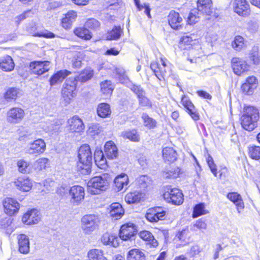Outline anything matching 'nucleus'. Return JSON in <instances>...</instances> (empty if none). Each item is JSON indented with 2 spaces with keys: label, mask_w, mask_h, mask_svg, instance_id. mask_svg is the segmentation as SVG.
Returning a JSON list of instances; mask_svg holds the SVG:
<instances>
[{
  "label": "nucleus",
  "mask_w": 260,
  "mask_h": 260,
  "mask_svg": "<svg viewBox=\"0 0 260 260\" xmlns=\"http://www.w3.org/2000/svg\"><path fill=\"white\" fill-rule=\"evenodd\" d=\"M79 163L78 170L83 175H88L91 172L92 155L90 146L87 144L82 145L78 151Z\"/></svg>",
  "instance_id": "f257e3e1"
},
{
  "label": "nucleus",
  "mask_w": 260,
  "mask_h": 260,
  "mask_svg": "<svg viewBox=\"0 0 260 260\" xmlns=\"http://www.w3.org/2000/svg\"><path fill=\"white\" fill-rule=\"evenodd\" d=\"M111 180L110 175L107 173L95 176L88 181L87 190L92 194H100L101 191H105L109 188Z\"/></svg>",
  "instance_id": "f03ea898"
},
{
  "label": "nucleus",
  "mask_w": 260,
  "mask_h": 260,
  "mask_svg": "<svg viewBox=\"0 0 260 260\" xmlns=\"http://www.w3.org/2000/svg\"><path fill=\"white\" fill-rule=\"evenodd\" d=\"M258 110L252 106L247 107L245 113L241 117V125L244 129L252 131L256 126V123L259 119Z\"/></svg>",
  "instance_id": "7ed1b4c3"
},
{
  "label": "nucleus",
  "mask_w": 260,
  "mask_h": 260,
  "mask_svg": "<svg viewBox=\"0 0 260 260\" xmlns=\"http://www.w3.org/2000/svg\"><path fill=\"white\" fill-rule=\"evenodd\" d=\"M76 79L69 78L63 85L61 90V101L62 105L67 106L69 105L73 98L75 96L74 92L76 88Z\"/></svg>",
  "instance_id": "20e7f679"
},
{
  "label": "nucleus",
  "mask_w": 260,
  "mask_h": 260,
  "mask_svg": "<svg viewBox=\"0 0 260 260\" xmlns=\"http://www.w3.org/2000/svg\"><path fill=\"white\" fill-rule=\"evenodd\" d=\"M100 222L98 216L94 214L84 215L81 219V228L86 234H91L97 230Z\"/></svg>",
  "instance_id": "39448f33"
},
{
  "label": "nucleus",
  "mask_w": 260,
  "mask_h": 260,
  "mask_svg": "<svg viewBox=\"0 0 260 260\" xmlns=\"http://www.w3.org/2000/svg\"><path fill=\"white\" fill-rule=\"evenodd\" d=\"M198 13L201 16H210V18H217L218 15L214 13L211 0H198L197 2Z\"/></svg>",
  "instance_id": "423d86ee"
},
{
  "label": "nucleus",
  "mask_w": 260,
  "mask_h": 260,
  "mask_svg": "<svg viewBox=\"0 0 260 260\" xmlns=\"http://www.w3.org/2000/svg\"><path fill=\"white\" fill-rule=\"evenodd\" d=\"M167 60L165 58H160V63L154 61L151 63L150 68L159 80L164 78L170 72V68L167 63Z\"/></svg>",
  "instance_id": "0eeeda50"
},
{
  "label": "nucleus",
  "mask_w": 260,
  "mask_h": 260,
  "mask_svg": "<svg viewBox=\"0 0 260 260\" xmlns=\"http://www.w3.org/2000/svg\"><path fill=\"white\" fill-rule=\"evenodd\" d=\"M164 198L167 202L175 205L182 204L184 200L183 193L177 188H173L169 191H166L164 193Z\"/></svg>",
  "instance_id": "6e6552de"
},
{
  "label": "nucleus",
  "mask_w": 260,
  "mask_h": 260,
  "mask_svg": "<svg viewBox=\"0 0 260 260\" xmlns=\"http://www.w3.org/2000/svg\"><path fill=\"white\" fill-rule=\"evenodd\" d=\"M25 116L24 111L18 107L10 109L7 113V120L10 124H15L20 123Z\"/></svg>",
  "instance_id": "1a4fd4ad"
},
{
  "label": "nucleus",
  "mask_w": 260,
  "mask_h": 260,
  "mask_svg": "<svg viewBox=\"0 0 260 260\" xmlns=\"http://www.w3.org/2000/svg\"><path fill=\"white\" fill-rule=\"evenodd\" d=\"M231 64L233 72L237 75L241 76L249 70V66L246 61L240 58H233Z\"/></svg>",
  "instance_id": "9d476101"
},
{
  "label": "nucleus",
  "mask_w": 260,
  "mask_h": 260,
  "mask_svg": "<svg viewBox=\"0 0 260 260\" xmlns=\"http://www.w3.org/2000/svg\"><path fill=\"white\" fill-rule=\"evenodd\" d=\"M69 194L71 197L72 203L74 205H78L84 199V189L80 185H74L71 187Z\"/></svg>",
  "instance_id": "9b49d317"
},
{
  "label": "nucleus",
  "mask_w": 260,
  "mask_h": 260,
  "mask_svg": "<svg viewBox=\"0 0 260 260\" xmlns=\"http://www.w3.org/2000/svg\"><path fill=\"white\" fill-rule=\"evenodd\" d=\"M166 212L160 207H156L148 210L146 218L150 222H156L159 220H162L166 215Z\"/></svg>",
  "instance_id": "f8f14e48"
},
{
  "label": "nucleus",
  "mask_w": 260,
  "mask_h": 260,
  "mask_svg": "<svg viewBox=\"0 0 260 260\" xmlns=\"http://www.w3.org/2000/svg\"><path fill=\"white\" fill-rule=\"evenodd\" d=\"M46 150V143L42 139H38L30 143L26 149L29 154H41Z\"/></svg>",
  "instance_id": "ddd939ff"
},
{
  "label": "nucleus",
  "mask_w": 260,
  "mask_h": 260,
  "mask_svg": "<svg viewBox=\"0 0 260 260\" xmlns=\"http://www.w3.org/2000/svg\"><path fill=\"white\" fill-rule=\"evenodd\" d=\"M29 68L32 74L41 75L49 70L50 62L48 61H34L30 63Z\"/></svg>",
  "instance_id": "4468645a"
},
{
  "label": "nucleus",
  "mask_w": 260,
  "mask_h": 260,
  "mask_svg": "<svg viewBox=\"0 0 260 260\" xmlns=\"http://www.w3.org/2000/svg\"><path fill=\"white\" fill-rule=\"evenodd\" d=\"M137 233L135 226L133 223H127L122 225L120 229L119 238L126 241L130 239Z\"/></svg>",
  "instance_id": "2eb2a0df"
},
{
  "label": "nucleus",
  "mask_w": 260,
  "mask_h": 260,
  "mask_svg": "<svg viewBox=\"0 0 260 260\" xmlns=\"http://www.w3.org/2000/svg\"><path fill=\"white\" fill-rule=\"evenodd\" d=\"M5 212L10 215H14L17 213L20 208V204L15 200L7 198L3 202Z\"/></svg>",
  "instance_id": "dca6fc26"
},
{
  "label": "nucleus",
  "mask_w": 260,
  "mask_h": 260,
  "mask_svg": "<svg viewBox=\"0 0 260 260\" xmlns=\"http://www.w3.org/2000/svg\"><path fill=\"white\" fill-rule=\"evenodd\" d=\"M40 219L39 212L37 209H33L23 215L22 221L25 224L32 225L38 223Z\"/></svg>",
  "instance_id": "f3484780"
},
{
  "label": "nucleus",
  "mask_w": 260,
  "mask_h": 260,
  "mask_svg": "<svg viewBox=\"0 0 260 260\" xmlns=\"http://www.w3.org/2000/svg\"><path fill=\"white\" fill-rule=\"evenodd\" d=\"M13 183L17 189L22 191H28L32 186V181L25 176L18 177L15 179Z\"/></svg>",
  "instance_id": "a211bd4d"
},
{
  "label": "nucleus",
  "mask_w": 260,
  "mask_h": 260,
  "mask_svg": "<svg viewBox=\"0 0 260 260\" xmlns=\"http://www.w3.org/2000/svg\"><path fill=\"white\" fill-rule=\"evenodd\" d=\"M68 123L69 124V130L71 133H79L85 127L82 120L76 115L70 118L68 121Z\"/></svg>",
  "instance_id": "6ab92c4d"
},
{
  "label": "nucleus",
  "mask_w": 260,
  "mask_h": 260,
  "mask_svg": "<svg viewBox=\"0 0 260 260\" xmlns=\"http://www.w3.org/2000/svg\"><path fill=\"white\" fill-rule=\"evenodd\" d=\"M257 80L253 76H249L247 78L245 82L241 86V90L243 92L248 94L253 93L254 90L256 88Z\"/></svg>",
  "instance_id": "aec40b11"
},
{
  "label": "nucleus",
  "mask_w": 260,
  "mask_h": 260,
  "mask_svg": "<svg viewBox=\"0 0 260 260\" xmlns=\"http://www.w3.org/2000/svg\"><path fill=\"white\" fill-rule=\"evenodd\" d=\"M102 243L105 245L117 247L119 245V238L116 235L109 233L104 234L101 237Z\"/></svg>",
  "instance_id": "412c9836"
},
{
  "label": "nucleus",
  "mask_w": 260,
  "mask_h": 260,
  "mask_svg": "<svg viewBox=\"0 0 260 260\" xmlns=\"http://www.w3.org/2000/svg\"><path fill=\"white\" fill-rule=\"evenodd\" d=\"M181 103L183 106L186 109L187 112L189 114L191 117L194 121L198 120L200 116L195 107L188 98L186 96L182 97Z\"/></svg>",
  "instance_id": "4be33fe9"
},
{
  "label": "nucleus",
  "mask_w": 260,
  "mask_h": 260,
  "mask_svg": "<svg viewBox=\"0 0 260 260\" xmlns=\"http://www.w3.org/2000/svg\"><path fill=\"white\" fill-rule=\"evenodd\" d=\"M168 20L170 25L174 29H179L181 28L182 18L178 12L171 11L168 16Z\"/></svg>",
  "instance_id": "5701e85b"
},
{
  "label": "nucleus",
  "mask_w": 260,
  "mask_h": 260,
  "mask_svg": "<svg viewBox=\"0 0 260 260\" xmlns=\"http://www.w3.org/2000/svg\"><path fill=\"white\" fill-rule=\"evenodd\" d=\"M249 5L246 0H235L234 11L239 15L246 16L249 14Z\"/></svg>",
  "instance_id": "b1692460"
},
{
  "label": "nucleus",
  "mask_w": 260,
  "mask_h": 260,
  "mask_svg": "<svg viewBox=\"0 0 260 260\" xmlns=\"http://www.w3.org/2000/svg\"><path fill=\"white\" fill-rule=\"evenodd\" d=\"M104 152L107 157L110 159L116 158L118 154L116 146L111 141L106 143L104 146Z\"/></svg>",
  "instance_id": "393cba45"
},
{
  "label": "nucleus",
  "mask_w": 260,
  "mask_h": 260,
  "mask_svg": "<svg viewBox=\"0 0 260 260\" xmlns=\"http://www.w3.org/2000/svg\"><path fill=\"white\" fill-rule=\"evenodd\" d=\"M70 72L67 70H60L53 74L49 79L50 85L51 86L61 83L69 75Z\"/></svg>",
  "instance_id": "a878e982"
},
{
  "label": "nucleus",
  "mask_w": 260,
  "mask_h": 260,
  "mask_svg": "<svg viewBox=\"0 0 260 260\" xmlns=\"http://www.w3.org/2000/svg\"><path fill=\"white\" fill-rule=\"evenodd\" d=\"M15 64L12 58L8 55L0 58V69L4 72H11L14 69Z\"/></svg>",
  "instance_id": "bb28decb"
},
{
  "label": "nucleus",
  "mask_w": 260,
  "mask_h": 260,
  "mask_svg": "<svg viewBox=\"0 0 260 260\" xmlns=\"http://www.w3.org/2000/svg\"><path fill=\"white\" fill-rule=\"evenodd\" d=\"M19 251L23 254H27L29 251V241L28 238L24 234L18 236Z\"/></svg>",
  "instance_id": "cd10ccee"
},
{
  "label": "nucleus",
  "mask_w": 260,
  "mask_h": 260,
  "mask_svg": "<svg viewBox=\"0 0 260 260\" xmlns=\"http://www.w3.org/2000/svg\"><path fill=\"white\" fill-rule=\"evenodd\" d=\"M124 213V209L120 204L113 203L110 206V215L115 219H120L123 216Z\"/></svg>",
  "instance_id": "c85d7f7f"
},
{
  "label": "nucleus",
  "mask_w": 260,
  "mask_h": 260,
  "mask_svg": "<svg viewBox=\"0 0 260 260\" xmlns=\"http://www.w3.org/2000/svg\"><path fill=\"white\" fill-rule=\"evenodd\" d=\"M200 36L197 34H191L188 36H183L180 42V46L183 48L185 45H193L199 43V39Z\"/></svg>",
  "instance_id": "c756f323"
},
{
  "label": "nucleus",
  "mask_w": 260,
  "mask_h": 260,
  "mask_svg": "<svg viewBox=\"0 0 260 260\" xmlns=\"http://www.w3.org/2000/svg\"><path fill=\"white\" fill-rule=\"evenodd\" d=\"M114 182L118 191L126 189L128 183V176L125 174H121L115 178Z\"/></svg>",
  "instance_id": "7c9ffc66"
},
{
  "label": "nucleus",
  "mask_w": 260,
  "mask_h": 260,
  "mask_svg": "<svg viewBox=\"0 0 260 260\" xmlns=\"http://www.w3.org/2000/svg\"><path fill=\"white\" fill-rule=\"evenodd\" d=\"M227 198L235 204L239 213L243 209L244 207V203L239 194L237 192L229 193L227 195Z\"/></svg>",
  "instance_id": "2f4dec72"
},
{
  "label": "nucleus",
  "mask_w": 260,
  "mask_h": 260,
  "mask_svg": "<svg viewBox=\"0 0 260 260\" xmlns=\"http://www.w3.org/2000/svg\"><path fill=\"white\" fill-rule=\"evenodd\" d=\"M22 95L21 91L17 88H10L5 92L4 97L7 102L15 101Z\"/></svg>",
  "instance_id": "473e14b6"
},
{
  "label": "nucleus",
  "mask_w": 260,
  "mask_h": 260,
  "mask_svg": "<svg viewBox=\"0 0 260 260\" xmlns=\"http://www.w3.org/2000/svg\"><path fill=\"white\" fill-rule=\"evenodd\" d=\"M123 34V29L120 26H115L112 30L107 32L106 38L108 40H117L120 39Z\"/></svg>",
  "instance_id": "72a5a7b5"
},
{
  "label": "nucleus",
  "mask_w": 260,
  "mask_h": 260,
  "mask_svg": "<svg viewBox=\"0 0 260 260\" xmlns=\"http://www.w3.org/2000/svg\"><path fill=\"white\" fill-rule=\"evenodd\" d=\"M77 17V13L74 11L68 12L62 19V25L65 29L71 28L72 23Z\"/></svg>",
  "instance_id": "f704fd0d"
},
{
  "label": "nucleus",
  "mask_w": 260,
  "mask_h": 260,
  "mask_svg": "<svg viewBox=\"0 0 260 260\" xmlns=\"http://www.w3.org/2000/svg\"><path fill=\"white\" fill-rule=\"evenodd\" d=\"M93 75V71L90 68H87L83 70L80 74L73 79H76V83L77 81L81 82H85L91 79Z\"/></svg>",
  "instance_id": "c9c22d12"
},
{
  "label": "nucleus",
  "mask_w": 260,
  "mask_h": 260,
  "mask_svg": "<svg viewBox=\"0 0 260 260\" xmlns=\"http://www.w3.org/2000/svg\"><path fill=\"white\" fill-rule=\"evenodd\" d=\"M162 157L165 161L173 162L177 158L176 151L172 147H165L162 151Z\"/></svg>",
  "instance_id": "e433bc0d"
},
{
  "label": "nucleus",
  "mask_w": 260,
  "mask_h": 260,
  "mask_svg": "<svg viewBox=\"0 0 260 260\" xmlns=\"http://www.w3.org/2000/svg\"><path fill=\"white\" fill-rule=\"evenodd\" d=\"M145 258L143 252L137 248L130 250L126 256L127 260H145Z\"/></svg>",
  "instance_id": "4c0bfd02"
},
{
  "label": "nucleus",
  "mask_w": 260,
  "mask_h": 260,
  "mask_svg": "<svg viewBox=\"0 0 260 260\" xmlns=\"http://www.w3.org/2000/svg\"><path fill=\"white\" fill-rule=\"evenodd\" d=\"M143 197V196L140 192L135 191L127 193L125 197V201L129 204H135L140 202Z\"/></svg>",
  "instance_id": "58836bf2"
},
{
  "label": "nucleus",
  "mask_w": 260,
  "mask_h": 260,
  "mask_svg": "<svg viewBox=\"0 0 260 260\" xmlns=\"http://www.w3.org/2000/svg\"><path fill=\"white\" fill-rule=\"evenodd\" d=\"M96 111L98 115L102 118L109 117L111 113L110 105L107 103L99 104Z\"/></svg>",
  "instance_id": "ea45409f"
},
{
  "label": "nucleus",
  "mask_w": 260,
  "mask_h": 260,
  "mask_svg": "<svg viewBox=\"0 0 260 260\" xmlns=\"http://www.w3.org/2000/svg\"><path fill=\"white\" fill-rule=\"evenodd\" d=\"M101 91L102 93L107 96H110L113 92L114 86L112 84L111 81L105 80L102 82L100 84Z\"/></svg>",
  "instance_id": "a19ab883"
},
{
  "label": "nucleus",
  "mask_w": 260,
  "mask_h": 260,
  "mask_svg": "<svg viewBox=\"0 0 260 260\" xmlns=\"http://www.w3.org/2000/svg\"><path fill=\"white\" fill-rule=\"evenodd\" d=\"M89 260H107L104 256L103 251L98 249H93L88 252Z\"/></svg>",
  "instance_id": "79ce46f5"
},
{
  "label": "nucleus",
  "mask_w": 260,
  "mask_h": 260,
  "mask_svg": "<svg viewBox=\"0 0 260 260\" xmlns=\"http://www.w3.org/2000/svg\"><path fill=\"white\" fill-rule=\"evenodd\" d=\"M17 166L18 171L22 174H29L31 172V167L29 162L23 159L17 161Z\"/></svg>",
  "instance_id": "37998d69"
},
{
  "label": "nucleus",
  "mask_w": 260,
  "mask_h": 260,
  "mask_svg": "<svg viewBox=\"0 0 260 260\" xmlns=\"http://www.w3.org/2000/svg\"><path fill=\"white\" fill-rule=\"evenodd\" d=\"M115 72L117 76L116 77L121 83L125 84L127 87H128L129 83H132L129 80L127 76L125 74V72L123 69L117 68L115 69Z\"/></svg>",
  "instance_id": "c03bdc74"
},
{
  "label": "nucleus",
  "mask_w": 260,
  "mask_h": 260,
  "mask_svg": "<svg viewBox=\"0 0 260 260\" xmlns=\"http://www.w3.org/2000/svg\"><path fill=\"white\" fill-rule=\"evenodd\" d=\"M232 47L236 51H240L246 46L244 39L241 36H237L232 42Z\"/></svg>",
  "instance_id": "a18cd8bd"
},
{
  "label": "nucleus",
  "mask_w": 260,
  "mask_h": 260,
  "mask_svg": "<svg viewBox=\"0 0 260 260\" xmlns=\"http://www.w3.org/2000/svg\"><path fill=\"white\" fill-rule=\"evenodd\" d=\"M140 237L144 240L148 241L153 247H156L158 245L157 241L149 231H144L141 232Z\"/></svg>",
  "instance_id": "49530a36"
},
{
  "label": "nucleus",
  "mask_w": 260,
  "mask_h": 260,
  "mask_svg": "<svg viewBox=\"0 0 260 260\" xmlns=\"http://www.w3.org/2000/svg\"><path fill=\"white\" fill-rule=\"evenodd\" d=\"M49 160L45 157H42L36 160L32 165V167L37 172L41 171L45 169L46 165L48 164Z\"/></svg>",
  "instance_id": "de8ad7c7"
},
{
  "label": "nucleus",
  "mask_w": 260,
  "mask_h": 260,
  "mask_svg": "<svg viewBox=\"0 0 260 260\" xmlns=\"http://www.w3.org/2000/svg\"><path fill=\"white\" fill-rule=\"evenodd\" d=\"M75 34L78 37L85 40H89L91 38V32L85 27H79L74 30Z\"/></svg>",
  "instance_id": "09e8293b"
},
{
  "label": "nucleus",
  "mask_w": 260,
  "mask_h": 260,
  "mask_svg": "<svg viewBox=\"0 0 260 260\" xmlns=\"http://www.w3.org/2000/svg\"><path fill=\"white\" fill-rule=\"evenodd\" d=\"M208 213V211L205 209V204L204 203H200L194 207L192 217L193 218H197Z\"/></svg>",
  "instance_id": "8fccbe9b"
},
{
  "label": "nucleus",
  "mask_w": 260,
  "mask_h": 260,
  "mask_svg": "<svg viewBox=\"0 0 260 260\" xmlns=\"http://www.w3.org/2000/svg\"><path fill=\"white\" fill-rule=\"evenodd\" d=\"M142 118L143 119L144 125L148 128H153L156 126V121L149 117L146 113H143Z\"/></svg>",
  "instance_id": "3c124183"
},
{
  "label": "nucleus",
  "mask_w": 260,
  "mask_h": 260,
  "mask_svg": "<svg viewBox=\"0 0 260 260\" xmlns=\"http://www.w3.org/2000/svg\"><path fill=\"white\" fill-rule=\"evenodd\" d=\"M249 155L255 160L260 159V147L252 146L249 147Z\"/></svg>",
  "instance_id": "603ef678"
},
{
  "label": "nucleus",
  "mask_w": 260,
  "mask_h": 260,
  "mask_svg": "<svg viewBox=\"0 0 260 260\" xmlns=\"http://www.w3.org/2000/svg\"><path fill=\"white\" fill-rule=\"evenodd\" d=\"M201 15L198 13L196 10H193L190 12L187 18V22L189 24H195L198 22Z\"/></svg>",
  "instance_id": "864d4df0"
},
{
  "label": "nucleus",
  "mask_w": 260,
  "mask_h": 260,
  "mask_svg": "<svg viewBox=\"0 0 260 260\" xmlns=\"http://www.w3.org/2000/svg\"><path fill=\"white\" fill-rule=\"evenodd\" d=\"M123 136L124 138H127L134 142H139L140 140V136L136 130H132L125 132Z\"/></svg>",
  "instance_id": "5fc2aeb1"
},
{
  "label": "nucleus",
  "mask_w": 260,
  "mask_h": 260,
  "mask_svg": "<svg viewBox=\"0 0 260 260\" xmlns=\"http://www.w3.org/2000/svg\"><path fill=\"white\" fill-rule=\"evenodd\" d=\"M137 182L140 188L144 189L151 184V180L148 176L143 175L139 178Z\"/></svg>",
  "instance_id": "6e6d98bb"
},
{
  "label": "nucleus",
  "mask_w": 260,
  "mask_h": 260,
  "mask_svg": "<svg viewBox=\"0 0 260 260\" xmlns=\"http://www.w3.org/2000/svg\"><path fill=\"white\" fill-rule=\"evenodd\" d=\"M135 4L138 8L139 11H141L144 8L145 9V13L147 15L148 18H151L150 15V8L148 4L144 3L143 4H141L140 0H134Z\"/></svg>",
  "instance_id": "4d7b16f0"
},
{
  "label": "nucleus",
  "mask_w": 260,
  "mask_h": 260,
  "mask_svg": "<svg viewBox=\"0 0 260 260\" xmlns=\"http://www.w3.org/2000/svg\"><path fill=\"white\" fill-rule=\"evenodd\" d=\"M19 135L18 140L23 141L25 138H28L31 135L29 129L24 127H21L18 130Z\"/></svg>",
  "instance_id": "13d9d810"
},
{
  "label": "nucleus",
  "mask_w": 260,
  "mask_h": 260,
  "mask_svg": "<svg viewBox=\"0 0 260 260\" xmlns=\"http://www.w3.org/2000/svg\"><path fill=\"white\" fill-rule=\"evenodd\" d=\"M128 87L137 95L138 98L142 96L143 94H145V91L140 86L136 85L132 83H129Z\"/></svg>",
  "instance_id": "bf43d9fd"
},
{
  "label": "nucleus",
  "mask_w": 260,
  "mask_h": 260,
  "mask_svg": "<svg viewBox=\"0 0 260 260\" xmlns=\"http://www.w3.org/2000/svg\"><path fill=\"white\" fill-rule=\"evenodd\" d=\"M206 161L211 172L213 174L214 176L216 177L217 175L216 165L215 164L213 158L210 155H208L206 158Z\"/></svg>",
  "instance_id": "052dcab7"
},
{
  "label": "nucleus",
  "mask_w": 260,
  "mask_h": 260,
  "mask_svg": "<svg viewBox=\"0 0 260 260\" xmlns=\"http://www.w3.org/2000/svg\"><path fill=\"white\" fill-rule=\"evenodd\" d=\"M100 22L95 19H89L85 23V26L90 29H95L100 26Z\"/></svg>",
  "instance_id": "680f3d73"
},
{
  "label": "nucleus",
  "mask_w": 260,
  "mask_h": 260,
  "mask_svg": "<svg viewBox=\"0 0 260 260\" xmlns=\"http://www.w3.org/2000/svg\"><path fill=\"white\" fill-rule=\"evenodd\" d=\"M139 99V104L141 106L147 107L149 108L151 107L152 103L151 101L148 99L145 94H143L142 96H140L138 98Z\"/></svg>",
  "instance_id": "e2e57ef3"
},
{
  "label": "nucleus",
  "mask_w": 260,
  "mask_h": 260,
  "mask_svg": "<svg viewBox=\"0 0 260 260\" xmlns=\"http://www.w3.org/2000/svg\"><path fill=\"white\" fill-rule=\"evenodd\" d=\"M101 129L102 128L99 124L94 123L89 126L88 132L91 135H95L100 133Z\"/></svg>",
  "instance_id": "0e129e2a"
},
{
  "label": "nucleus",
  "mask_w": 260,
  "mask_h": 260,
  "mask_svg": "<svg viewBox=\"0 0 260 260\" xmlns=\"http://www.w3.org/2000/svg\"><path fill=\"white\" fill-rule=\"evenodd\" d=\"M193 227H196L200 230H206L207 229V223L202 218L199 219L196 221L193 224Z\"/></svg>",
  "instance_id": "69168bd1"
},
{
  "label": "nucleus",
  "mask_w": 260,
  "mask_h": 260,
  "mask_svg": "<svg viewBox=\"0 0 260 260\" xmlns=\"http://www.w3.org/2000/svg\"><path fill=\"white\" fill-rule=\"evenodd\" d=\"M82 57L81 54L78 53L76 57H75L72 60L73 67L76 68H79L81 67Z\"/></svg>",
  "instance_id": "338daca9"
},
{
  "label": "nucleus",
  "mask_w": 260,
  "mask_h": 260,
  "mask_svg": "<svg viewBox=\"0 0 260 260\" xmlns=\"http://www.w3.org/2000/svg\"><path fill=\"white\" fill-rule=\"evenodd\" d=\"M95 163L105 159L103 152L101 150H95L94 154Z\"/></svg>",
  "instance_id": "774afa93"
}]
</instances>
